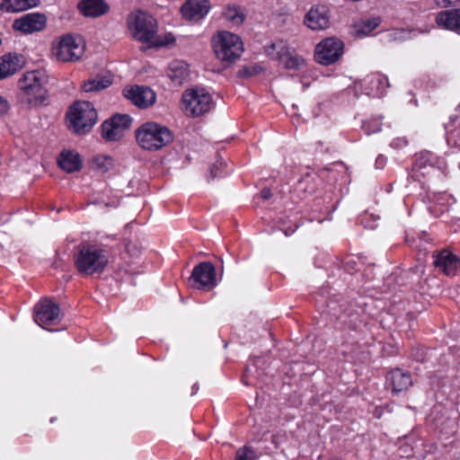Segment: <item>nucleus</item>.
Returning <instances> with one entry per match:
<instances>
[{
    "mask_svg": "<svg viewBox=\"0 0 460 460\" xmlns=\"http://www.w3.org/2000/svg\"><path fill=\"white\" fill-rule=\"evenodd\" d=\"M130 36L137 41L146 44L147 48H163L175 42L172 33L158 34L157 21L141 10L131 12L126 20Z\"/></svg>",
    "mask_w": 460,
    "mask_h": 460,
    "instance_id": "obj_1",
    "label": "nucleus"
},
{
    "mask_svg": "<svg viewBox=\"0 0 460 460\" xmlns=\"http://www.w3.org/2000/svg\"><path fill=\"white\" fill-rule=\"evenodd\" d=\"M48 75L44 70L28 71L20 78L18 87L22 101L31 106L40 105L47 99Z\"/></svg>",
    "mask_w": 460,
    "mask_h": 460,
    "instance_id": "obj_2",
    "label": "nucleus"
},
{
    "mask_svg": "<svg viewBox=\"0 0 460 460\" xmlns=\"http://www.w3.org/2000/svg\"><path fill=\"white\" fill-rule=\"evenodd\" d=\"M76 270L84 275L101 273L108 264V256L104 250L93 244H80L74 255Z\"/></svg>",
    "mask_w": 460,
    "mask_h": 460,
    "instance_id": "obj_3",
    "label": "nucleus"
},
{
    "mask_svg": "<svg viewBox=\"0 0 460 460\" xmlns=\"http://www.w3.org/2000/svg\"><path fill=\"white\" fill-rule=\"evenodd\" d=\"M136 139L141 148L156 151L172 143L173 134L165 126L146 122L136 130Z\"/></svg>",
    "mask_w": 460,
    "mask_h": 460,
    "instance_id": "obj_4",
    "label": "nucleus"
},
{
    "mask_svg": "<svg viewBox=\"0 0 460 460\" xmlns=\"http://www.w3.org/2000/svg\"><path fill=\"white\" fill-rule=\"evenodd\" d=\"M211 44L217 59L226 65L237 61L244 50L241 38L226 31L217 32L212 38Z\"/></svg>",
    "mask_w": 460,
    "mask_h": 460,
    "instance_id": "obj_5",
    "label": "nucleus"
},
{
    "mask_svg": "<svg viewBox=\"0 0 460 460\" xmlns=\"http://www.w3.org/2000/svg\"><path fill=\"white\" fill-rule=\"evenodd\" d=\"M97 112L89 102H75L66 113L68 128L76 134H85L96 123Z\"/></svg>",
    "mask_w": 460,
    "mask_h": 460,
    "instance_id": "obj_6",
    "label": "nucleus"
},
{
    "mask_svg": "<svg viewBox=\"0 0 460 460\" xmlns=\"http://www.w3.org/2000/svg\"><path fill=\"white\" fill-rule=\"evenodd\" d=\"M84 52V47L80 38L70 34L60 38L53 47V54L62 62H74L80 59Z\"/></svg>",
    "mask_w": 460,
    "mask_h": 460,
    "instance_id": "obj_7",
    "label": "nucleus"
},
{
    "mask_svg": "<svg viewBox=\"0 0 460 460\" xmlns=\"http://www.w3.org/2000/svg\"><path fill=\"white\" fill-rule=\"evenodd\" d=\"M265 53L271 58L283 63L288 69H297L304 63L303 58L282 40L266 46Z\"/></svg>",
    "mask_w": 460,
    "mask_h": 460,
    "instance_id": "obj_8",
    "label": "nucleus"
},
{
    "mask_svg": "<svg viewBox=\"0 0 460 460\" xmlns=\"http://www.w3.org/2000/svg\"><path fill=\"white\" fill-rule=\"evenodd\" d=\"M343 48L344 44L340 39H324L315 47V59L322 65H331L339 60L343 54Z\"/></svg>",
    "mask_w": 460,
    "mask_h": 460,
    "instance_id": "obj_9",
    "label": "nucleus"
},
{
    "mask_svg": "<svg viewBox=\"0 0 460 460\" xmlns=\"http://www.w3.org/2000/svg\"><path fill=\"white\" fill-rule=\"evenodd\" d=\"M34 321L43 328L57 324L60 321L59 305L49 298L40 300L34 307Z\"/></svg>",
    "mask_w": 460,
    "mask_h": 460,
    "instance_id": "obj_10",
    "label": "nucleus"
},
{
    "mask_svg": "<svg viewBox=\"0 0 460 460\" xmlns=\"http://www.w3.org/2000/svg\"><path fill=\"white\" fill-rule=\"evenodd\" d=\"M180 108L187 117L198 118L201 115V93L199 87L188 88L182 93Z\"/></svg>",
    "mask_w": 460,
    "mask_h": 460,
    "instance_id": "obj_11",
    "label": "nucleus"
},
{
    "mask_svg": "<svg viewBox=\"0 0 460 460\" xmlns=\"http://www.w3.org/2000/svg\"><path fill=\"white\" fill-rule=\"evenodd\" d=\"M46 23L47 18L44 14L31 13L14 20L13 28L24 34H31L42 31Z\"/></svg>",
    "mask_w": 460,
    "mask_h": 460,
    "instance_id": "obj_12",
    "label": "nucleus"
},
{
    "mask_svg": "<svg viewBox=\"0 0 460 460\" xmlns=\"http://www.w3.org/2000/svg\"><path fill=\"white\" fill-rule=\"evenodd\" d=\"M123 95L139 108H147L156 100L155 93L146 86L126 87L123 89Z\"/></svg>",
    "mask_w": 460,
    "mask_h": 460,
    "instance_id": "obj_13",
    "label": "nucleus"
},
{
    "mask_svg": "<svg viewBox=\"0 0 460 460\" xmlns=\"http://www.w3.org/2000/svg\"><path fill=\"white\" fill-rule=\"evenodd\" d=\"M305 23L312 30H323L329 25L328 8L316 5L310 9L305 18Z\"/></svg>",
    "mask_w": 460,
    "mask_h": 460,
    "instance_id": "obj_14",
    "label": "nucleus"
},
{
    "mask_svg": "<svg viewBox=\"0 0 460 460\" xmlns=\"http://www.w3.org/2000/svg\"><path fill=\"white\" fill-rule=\"evenodd\" d=\"M434 265L439 269L447 276L456 275L460 265L459 258L452 252L444 250L439 252L435 261Z\"/></svg>",
    "mask_w": 460,
    "mask_h": 460,
    "instance_id": "obj_15",
    "label": "nucleus"
},
{
    "mask_svg": "<svg viewBox=\"0 0 460 460\" xmlns=\"http://www.w3.org/2000/svg\"><path fill=\"white\" fill-rule=\"evenodd\" d=\"M22 57L17 54H6L0 57V80L14 75L22 67Z\"/></svg>",
    "mask_w": 460,
    "mask_h": 460,
    "instance_id": "obj_16",
    "label": "nucleus"
},
{
    "mask_svg": "<svg viewBox=\"0 0 460 460\" xmlns=\"http://www.w3.org/2000/svg\"><path fill=\"white\" fill-rule=\"evenodd\" d=\"M387 380L390 382L393 393L395 394L407 390L412 385L410 373L400 368L392 370L387 376Z\"/></svg>",
    "mask_w": 460,
    "mask_h": 460,
    "instance_id": "obj_17",
    "label": "nucleus"
},
{
    "mask_svg": "<svg viewBox=\"0 0 460 460\" xmlns=\"http://www.w3.org/2000/svg\"><path fill=\"white\" fill-rule=\"evenodd\" d=\"M436 22L439 27L458 31L460 30V9H452L438 13Z\"/></svg>",
    "mask_w": 460,
    "mask_h": 460,
    "instance_id": "obj_18",
    "label": "nucleus"
},
{
    "mask_svg": "<svg viewBox=\"0 0 460 460\" xmlns=\"http://www.w3.org/2000/svg\"><path fill=\"white\" fill-rule=\"evenodd\" d=\"M78 8L87 17H98L109 11V5L104 0H83L78 4Z\"/></svg>",
    "mask_w": 460,
    "mask_h": 460,
    "instance_id": "obj_19",
    "label": "nucleus"
},
{
    "mask_svg": "<svg viewBox=\"0 0 460 460\" xmlns=\"http://www.w3.org/2000/svg\"><path fill=\"white\" fill-rule=\"evenodd\" d=\"M58 164L66 172H78L82 168L80 155L72 150L63 151L58 157Z\"/></svg>",
    "mask_w": 460,
    "mask_h": 460,
    "instance_id": "obj_20",
    "label": "nucleus"
},
{
    "mask_svg": "<svg viewBox=\"0 0 460 460\" xmlns=\"http://www.w3.org/2000/svg\"><path fill=\"white\" fill-rule=\"evenodd\" d=\"M167 75L175 84L181 85L189 77V66L183 61L175 60L170 64Z\"/></svg>",
    "mask_w": 460,
    "mask_h": 460,
    "instance_id": "obj_21",
    "label": "nucleus"
},
{
    "mask_svg": "<svg viewBox=\"0 0 460 460\" xmlns=\"http://www.w3.org/2000/svg\"><path fill=\"white\" fill-rule=\"evenodd\" d=\"M39 4L40 0H0V10L6 13H18Z\"/></svg>",
    "mask_w": 460,
    "mask_h": 460,
    "instance_id": "obj_22",
    "label": "nucleus"
},
{
    "mask_svg": "<svg viewBox=\"0 0 460 460\" xmlns=\"http://www.w3.org/2000/svg\"><path fill=\"white\" fill-rule=\"evenodd\" d=\"M112 84V78L110 74L98 75L89 80L85 81L82 85V89L85 93L99 92Z\"/></svg>",
    "mask_w": 460,
    "mask_h": 460,
    "instance_id": "obj_23",
    "label": "nucleus"
},
{
    "mask_svg": "<svg viewBox=\"0 0 460 460\" xmlns=\"http://www.w3.org/2000/svg\"><path fill=\"white\" fill-rule=\"evenodd\" d=\"M181 14L185 21H199L201 19V1L187 0L181 7Z\"/></svg>",
    "mask_w": 460,
    "mask_h": 460,
    "instance_id": "obj_24",
    "label": "nucleus"
},
{
    "mask_svg": "<svg viewBox=\"0 0 460 460\" xmlns=\"http://www.w3.org/2000/svg\"><path fill=\"white\" fill-rule=\"evenodd\" d=\"M217 285L216 268L208 261H203V291L211 290Z\"/></svg>",
    "mask_w": 460,
    "mask_h": 460,
    "instance_id": "obj_25",
    "label": "nucleus"
},
{
    "mask_svg": "<svg viewBox=\"0 0 460 460\" xmlns=\"http://www.w3.org/2000/svg\"><path fill=\"white\" fill-rule=\"evenodd\" d=\"M124 131L115 126L110 119L102 125V136L108 141H117L122 137Z\"/></svg>",
    "mask_w": 460,
    "mask_h": 460,
    "instance_id": "obj_26",
    "label": "nucleus"
},
{
    "mask_svg": "<svg viewBox=\"0 0 460 460\" xmlns=\"http://www.w3.org/2000/svg\"><path fill=\"white\" fill-rule=\"evenodd\" d=\"M224 17L234 25H241L244 22L245 13L239 5H228L224 13Z\"/></svg>",
    "mask_w": 460,
    "mask_h": 460,
    "instance_id": "obj_27",
    "label": "nucleus"
},
{
    "mask_svg": "<svg viewBox=\"0 0 460 460\" xmlns=\"http://www.w3.org/2000/svg\"><path fill=\"white\" fill-rule=\"evenodd\" d=\"M112 164V160L108 156H96L93 159V168L102 173L106 172Z\"/></svg>",
    "mask_w": 460,
    "mask_h": 460,
    "instance_id": "obj_28",
    "label": "nucleus"
},
{
    "mask_svg": "<svg viewBox=\"0 0 460 460\" xmlns=\"http://www.w3.org/2000/svg\"><path fill=\"white\" fill-rule=\"evenodd\" d=\"M110 120L120 128L121 130L125 131L130 128L132 123V118L127 114H116L112 116Z\"/></svg>",
    "mask_w": 460,
    "mask_h": 460,
    "instance_id": "obj_29",
    "label": "nucleus"
},
{
    "mask_svg": "<svg viewBox=\"0 0 460 460\" xmlns=\"http://www.w3.org/2000/svg\"><path fill=\"white\" fill-rule=\"evenodd\" d=\"M188 285L198 290L201 288V262L194 267L192 274L188 279Z\"/></svg>",
    "mask_w": 460,
    "mask_h": 460,
    "instance_id": "obj_30",
    "label": "nucleus"
},
{
    "mask_svg": "<svg viewBox=\"0 0 460 460\" xmlns=\"http://www.w3.org/2000/svg\"><path fill=\"white\" fill-rule=\"evenodd\" d=\"M226 167V163L222 160V158L217 155V161L212 164L208 168V180H214L217 178Z\"/></svg>",
    "mask_w": 460,
    "mask_h": 460,
    "instance_id": "obj_31",
    "label": "nucleus"
},
{
    "mask_svg": "<svg viewBox=\"0 0 460 460\" xmlns=\"http://www.w3.org/2000/svg\"><path fill=\"white\" fill-rule=\"evenodd\" d=\"M256 458L255 451L250 447L244 446L236 451L235 460H256Z\"/></svg>",
    "mask_w": 460,
    "mask_h": 460,
    "instance_id": "obj_32",
    "label": "nucleus"
},
{
    "mask_svg": "<svg viewBox=\"0 0 460 460\" xmlns=\"http://www.w3.org/2000/svg\"><path fill=\"white\" fill-rule=\"evenodd\" d=\"M379 22L380 20L378 18L367 19L363 22V26L358 32L363 35H367L379 25Z\"/></svg>",
    "mask_w": 460,
    "mask_h": 460,
    "instance_id": "obj_33",
    "label": "nucleus"
},
{
    "mask_svg": "<svg viewBox=\"0 0 460 460\" xmlns=\"http://www.w3.org/2000/svg\"><path fill=\"white\" fill-rule=\"evenodd\" d=\"M216 106V101L208 93L203 91V114L213 110Z\"/></svg>",
    "mask_w": 460,
    "mask_h": 460,
    "instance_id": "obj_34",
    "label": "nucleus"
},
{
    "mask_svg": "<svg viewBox=\"0 0 460 460\" xmlns=\"http://www.w3.org/2000/svg\"><path fill=\"white\" fill-rule=\"evenodd\" d=\"M259 71V67L256 66H246L238 72L240 77H250L256 75Z\"/></svg>",
    "mask_w": 460,
    "mask_h": 460,
    "instance_id": "obj_35",
    "label": "nucleus"
},
{
    "mask_svg": "<svg viewBox=\"0 0 460 460\" xmlns=\"http://www.w3.org/2000/svg\"><path fill=\"white\" fill-rule=\"evenodd\" d=\"M460 0H435L436 5L438 8H447L458 4Z\"/></svg>",
    "mask_w": 460,
    "mask_h": 460,
    "instance_id": "obj_36",
    "label": "nucleus"
},
{
    "mask_svg": "<svg viewBox=\"0 0 460 460\" xmlns=\"http://www.w3.org/2000/svg\"><path fill=\"white\" fill-rule=\"evenodd\" d=\"M9 109V102L5 98L0 96V116L5 115L8 112Z\"/></svg>",
    "mask_w": 460,
    "mask_h": 460,
    "instance_id": "obj_37",
    "label": "nucleus"
},
{
    "mask_svg": "<svg viewBox=\"0 0 460 460\" xmlns=\"http://www.w3.org/2000/svg\"><path fill=\"white\" fill-rule=\"evenodd\" d=\"M272 197V192L270 191V189L268 188H264L263 190H261V191L260 192V198H261L262 199L264 200H268L270 199V198Z\"/></svg>",
    "mask_w": 460,
    "mask_h": 460,
    "instance_id": "obj_38",
    "label": "nucleus"
},
{
    "mask_svg": "<svg viewBox=\"0 0 460 460\" xmlns=\"http://www.w3.org/2000/svg\"><path fill=\"white\" fill-rule=\"evenodd\" d=\"M211 4L208 0H203V17L210 11Z\"/></svg>",
    "mask_w": 460,
    "mask_h": 460,
    "instance_id": "obj_39",
    "label": "nucleus"
},
{
    "mask_svg": "<svg viewBox=\"0 0 460 460\" xmlns=\"http://www.w3.org/2000/svg\"><path fill=\"white\" fill-rule=\"evenodd\" d=\"M198 391H199V387H198V385H195L193 386V392H192V394H197V393H198Z\"/></svg>",
    "mask_w": 460,
    "mask_h": 460,
    "instance_id": "obj_40",
    "label": "nucleus"
},
{
    "mask_svg": "<svg viewBox=\"0 0 460 460\" xmlns=\"http://www.w3.org/2000/svg\"><path fill=\"white\" fill-rule=\"evenodd\" d=\"M380 130V128L377 127L376 129H374L372 132H376V131H379Z\"/></svg>",
    "mask_w": 460,
    "mask_h": 460,
    "instance_id": "obj_41",
    "label": "nucleus"
},
{
    "mask_svg": "<svg viewBox=\"0 0 460 460\" xmlns=\"http://www.w3.org/2000/svg\"><path fill=\"white\" fill-rule=\"evenodd\" d=\"M331 460H341L340 458H333V459H331Z\"/></svg>",
    "mask_w": 460,
    "mask_h": 460,
    "instance_id": "obj_42",
    "label": "nucleus"
}]
</instances>
